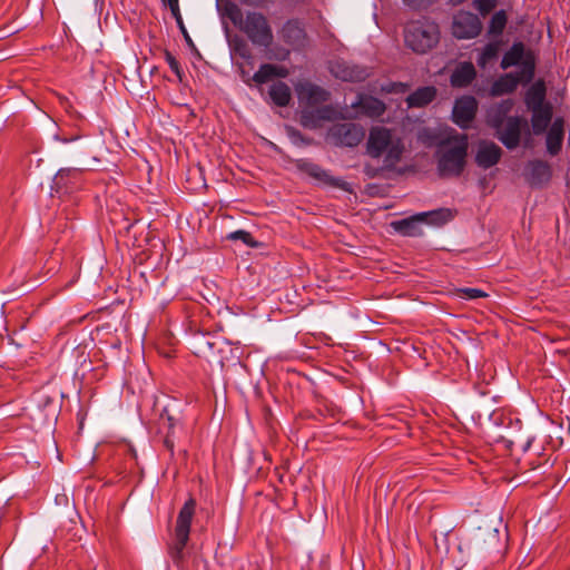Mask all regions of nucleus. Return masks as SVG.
Returning <instances> with one entry per match:
<instances>
[{"label":"nucleus","mask_w":570,"mask_h":570,"mask_svg":"<svg viewBox=\"0 0 570 570\" xmlns=\"http://www.w3.org/2000/svg\"><path fill=\"white\" fill-rule=\"evenodd\" d=\"M299 104V121L307 129H317L325 121L337 117L336 109L331 105H323L330 99V92L309 81H299L295 85Z\"/></svg>","instance_id":"nucleus-1"},{"label":"nucleus","mask_w":570,"mask_h":570,"mask_svg":"<svg viewBox=\"0 0 570 570\" xmlns=\"http://www.w3.org/2000/svg\"><path fill=\"white\" fill-rule=\"evenodd\" d=\"M469 139L465 134L451 130L436 144L438 170L442 176H460L466 165Z\"/></svg>","instance_id":"nucleus-2"},{"label":"nucleus","mask_w":570,"mask_h":570,"mask_svg":"<svg viewBox=\"0 0 570 570\" xmlns=\"http://www.w3.org/2000/svg\"><path fill=\"white\" fill-rule=\"evenodd\" d=\"M225 13L233 24L244 32L250 42L258 47L268 48L274 35L268 19L258 11H248L244 14L236 3H228Z\"/></svg>","instance_id":"nucleus-3"},{"label":"nucleus","mask_w":570,"mask_h":570,"mask_svg":"<svg viewBox=\"0 0 570 570\" xmlns=\"http://www.w3.org/2000/svg\"><path fill=\"white\" fill-rule=\"evenodd\" d=\"M366 150L372 158L384 156L385 166L396 165L403 155L404 144L392 129L382 126L372 127L368 134Z\"/></svg>","instance_id":"nucleus-4"},{"label":"nucleus","mask_w":570,"mask_h":570,"mask_svg":"<svg viewBox=\"0 0 570 570\" xmlns=\"http://www.w3.org/2000/svg\"><path fill=\"white\" fill-rule=\"evenodd\" d=\"M196 510V501L189 499L180 509L174 532V538L168 546V553L176 566H179L185 558L184 550L189 540L190 525Z\"/></svg>","instance_id":"nucleus-5"},{"label":"nucleus","mask_w":570,"mask_h":570,"mask_svg":"<svg viewBox=\"0 0 570 570\" xmlns=\"http://www.w3.org/2000/svg\"><path fill=\"white\" fill-rule=\"evenodd\" d=\"M451 218L452 214L450 209L440 208L432 212L420 213L409 218L392 222L391 226L396 233L403 236L416 237L421 236L423 233V223L440 226L449 222Z\"/></svg>","instance_id":"nucleus-6"},{"label":"nucleus","mask_w":570,"mask_h":570,"mask_svg":"<svg viewBox=\"0 0 570 570\" xmlns=\"http://www.w3.org/2000/svg\"><path fill=\"white\" fill-rule=\"evenodd\" d=\"M439 27L432 22H412L405 28V43L414 52L424 53L439 41Z\"/></svg>","instance_id":"nucleus-7"},{"label":"nucleus","mask_w":570,"mask_h":570,"mask_svg":"<svg viewBox=\"0 0 570 570\" xmlns=\"http://www.w3.org/2000/svg\"><path fill=\"white\" fill-rule=\"evenodd\" d=\"M482 31L479 17L469 11H460L453 17L452 33L458 39H473Z\"/></svg>","instance_id":"nucleus-8"},{"label":"nucleus","mask_w":570,"mask_h":570,"mask_svg":"<svg viewBox=\"0 0 570 570\" xmlns=\"http://www.w3.org/2000/svg\"><path fill=\"white\" fill-rule=\"evenodd\" d=\"M364 129L352 122L336 124L328 131L330 139L336 146L355 147L364 138Z\"/></svg>","instance_id":"nucleus-9"},{"label":"nucleus","mask_w":570,"mask_h":570,"mask_svg":"<svg viewBox=\"0 0 570 570\" xmlns=\"http://www.w3.org/2000/svg\"><path fill=\"white\" fill-rule=\"evenodd\" d=\"M525 120L521 117H508L503 120L502 126L494 128L498 139L508 148L514 149L519 146L521 139L522 127L525 126Z\"/></svg>","instance_id":"nucleus-10"},{"label":"nucleus","mask_w":570,"mask_h":570,"mask_svg":"<svg viewBox=\"0 0 570 570\" xmlns=\"http://www.w3.org/2000/svg\"><path fill=\"white\" fill-rule=\"evenodd\" d=\"M240 77L243 81L247 85H250V81H254L257 85H263L268 82L274 78H286L289 75V70L279 65L273 63H263L259 69L249 77L248 72L240 66Z\"/></svg>","instance_id":"nucleus-11"},{"label":"nucleus","mask_w":570,"mask_h":570,"mask_svg":"<svg viewBox=\"0 0 570 570\" xmlns=\"http://www.w3.org/2000/svg\"><path fill=\"white\" fill-rule=\"evenodd\" d=\"M478 109V101L472 96H463L455 100L452 118L461 128L465 129L474 119Z\"/></svg>","instance_id":"nucleus-12"},{"label":"nucleus","mask_w":570,"mask_h":570,"mask_svg":"<svg viewBox=\"0 0 570 570\" xmlns=\"http://www.w3.org/2000/svg\"><path fill=\"white\" fill-rule=\"evenodd\" d=\"M331 72L343 81H363L370 76L367 68L340 60L331 65Z\"/></svg>","instance_id":"nucleus-13"},{"label":"nucleus","mask_w":570,"mask_h":570,"mask_svg":"<svg viewBox=\"0 0 570 570\" xmlns=\"http://www.w3.org/2000/svg\"><path fill=\"white\" fill-rule=\"evenodd\" d=\"M502 156V149L492 141L482 140L479 144L475 155V163L483 169L491 168L497 165Z\"/></svg>","instance_id":"nucleus-14"},{"label":"nucleus","mask_w":570,"mask_h":570,"mask_svg":"<svg viewBox=\"0 0 570 570\" xmlns=\"http://www.w3.org/2000/svg\"><path fill=\"white\" fill-rule=\"evenodd\" d=\"M296 168L318 183L340 186L341 180L338 178L332 177L327 170L308 159L296 160Z\"/></svg>","instance_id":"nucleus-15"},{"label":"nucleus","mask_w":570,"mask_h":570,"mask_svg":"<svg viewBox=\"0 0 570 570\" xmlns=\"http://www.w3.org/2000/svg\"><path fill=\"white\" fill-rule=\"evenodd\" d=\"M82 169L80 168H62L60 169L53 179V184L57 190H63V193H70L78 188L82 179Z\"/></svg>","instance_id":"nucleus-16"},{"label":"nucleus","mask_w":570,"mask_h":570,"mask_svg":"<svg viewBox=\"0 0 570 570\" xmlns=\"http://www.w3.org/2000/svg\"><path fill=\"white\" fill-rule=\"evenodd\" d=\"M563 125L564 121L562 118H556L547 131V150L551 156L558 155L562 148L564 137Z\"/></svg>","instance_id":"nucleus-17"},{"label":"nucleus","mask_w":570,"mask_h":570,"mask_svg":"<svg viewBox=\"0 0 570 570\" xmlns=\"http://www.w3.org/2000/svg\"><path fill=\"white\" fill-rule=\"evenodd\" d=\"M282 37L286 43L293 47L303 46L306 38L303 23L297 19L286 21L282 28Z\"/></svg>","instance_id":"nucleus-18"},{"label":"nucleus","mask_w":570,"mask_h":570,"mask_svg":"<svg viewBox=\"0 0 570 570\" xmlns=\"http://www.w3.org/2000/svg\"><path fill=\"white\" fill-rule=\"evenodd\" d=\"M352 107L357 108L362 115L371 118L381 117L386 109L382 100L372 96H360L357 101L352 104Z\"/></svg>","instance_id":"nucleus-19"},{"label":"nucleus","mask_w":570,"mask_h":570,"mask_svg":"<svg viewBox=\"0 0 570 570\" xmlns=\"http://www.w3.org/2000/svg\"><path fill=\"white\" fill-rule=\"evenodd\" d=\"M551 178V168L547 161L532 160L528 165V181L531 186H542Z\"/></svg>","instance_id":"nucleus-20"},{"label":"nucleus","mask_w":570,"mask_h":570,"mask_svg":"<svg viewBox=\"0 0 570 570\" xmlns=\"http://www.w3.org/2000/svg\"><path fill=\"white\" fill-rule=\"evenodd\" d=\"M532 112L531 126L533 134L539 136L547 131L553 116L552 106L530 110Z\"/></svg>","instance_id":"nucleus-21"},{"label":"nucleus","mask_w":570,"mask_h":570,"mask_svg":"<svg viewBox=\"0 0 570 570\" xmlns=\"http://www.w3.org/2000/svg\"><path fill=\"white\" fill-rule=\"evenodd\" d=\"M436 89L433 86L421 87L406 97L409 108H423L434 100Z\"/></svg>","instance_id":"nucleus-22"},{"label":"nucleus","mask_w":570,"mask_h":570,"mask_svg":"<svg viewBox=\"0 0 570 570\" xmlns=\"http://www.w3.org/2000/svg\"><path fill=\"white\" fill-rule=\"evenodd\" d=\"M521 77L518 73H505L494 81L491 87V95L501 96L511 94L517 89Z\"/></svg>","instance_id":"nucleus-23"},{"label":"nucleus","mask_w":570,"mask_h":570,"mask_svg":"<svg viewBox=\"0 0 570 570\" xmlns=\"http://www.w3.org/2000/svg\"><path fill=\"white\" fill-rule=\"evenodd\" d=\"M475 69L471 62H463L451 75V85L453 87H466L475 78Z\"/></svg>","instance_id":"nucleus-24"},{"label":"nucleus","mask_w":570,"mask_h":570,"mask_svg":"<svg viewBox=\"0 0 570 570\" xmlns=\"http://www.w3.org/2000/svg\"><path fill=\"white\" fill-rule=\"evenodd\" d=\"M271 100L278 107H286L292 99L291 88L282 81L274 82L268 90Z\"/></svg>","instance_id":"nucleus-25"},{"label":"nucleus","mask_w":570,"mask_h":570,"mask_svg":"<svg viewBox=\"0 0 570 570\" xmlns=\"http://www.w3.org/2000/svg\"><path fill=\"white\" fill-rule=\"evenodd\" d=\"M527 108L529 110L550 106L551 104L546 102V89L543 85H533L525 94L524 98Z\"/></svg>","instance_id":"nucleus-26"},{"label":"nucleus","mask_w":570,"mask_h":570,"mask_svg":"<svg viewBox=\"0 0 570 570\" xmlns=\"http://www.w3.org/2000/svg\"><path fill=\"white\" fill-rule=\"evenodd\" d=\"M502 41L501 40H494L487 43L482 50L479 52V56L476 58V63L480 68L484 69L493 62L501 50Z\"/></svg>","instance_id":"nucleus-27"},{"label":"nucleus","mask_w":570,"mask_h":570,"mask_svg":"<svg viewBox=\"0 0 570 570\" xmlns=\"http://www.w3.org/2000/svg\"><path fill=\"white\" fill-rule=\"evenodd\" d=\"M513 108V100L505 99L498 104L494 108L491 109L489 114V124L492 128H499L502 126L503 120L507 119V115Z\"/></svg>","instance_id":"nucleus-28"},{"label":"nucleus","mask_w":570,"mask_h":570,"mask_svg":"<svg viewBox=\"0 0 570 570\" xmlns=\"http://www.w3.org/2000/svg\"><path fill=\"white\" fill-rule=\"evenodd\" d=\"M524 55V45L522 42H514L512 47L503 55L501 60V68L508 69L518 65Z\"/></svg>","instance_id":"nucleus-29"},{"label":"nucleus","mask_w":570,"mask_h":570,"mask_svg":"<svg viewBox=\"0 0 570 570\" xmlns=\"http://www.w3.org/2000/svg\"><path fill=\"white\" fill-rule=\"evenodd\" d=\"M228 45L233 56L248 61L252 60L253 56L250 48L244 38L240 36H234L229 39Z\"/></svg>","instance_id":"nucleus-30"},{"label":"nucleus","mask_w":570,"mask_h":570,"mask_svg":"<svg viewBox=\"0 0 570 570\" xmlns=\"http://www.w3.org/2000/svg\"><path fill=\"white\" fill-rule=\"evenodd\" d=\"M508 17L504 10L497 11L489 23L488 35L491 37H500L507 26Z\"/></svg>","instance_id":"nucleus-31"},{"label":"nucleus","mask_w":570,"mask_h":570,"mask_svg":"<svg viewBox=\"0 0 570 570\" xmlns=\"http://www.w3.org/2000/svg\"><path fill=\"white\" fill-rule=\"evenodd\" d=\"M227 239L240 240V242H243L244 244H246L249 247H257L258 246V243L253 238L252 234L246 232V230H243V229L229 233L227 235Z\"/></svg>","instance_id":"nucleus-32"},{"label":"nucleus","mask_w":570,"mask_h":570,"mask_svg":"<svg viewBox=\"0 0 570 570\" xmlns=\"http://www.w3.org/2000/svg\"><path fill=\"white\" fill-rule=\"evenodd\" d=\"M165 59L171 71L177 76L178 80L181 82L184 78V71L177 59L168 50L165 51Z\"/></svg>","instance_id":"nucleus-33"},{"label":"nucleus","mask_w":570,"mask_h":570,"mask_svg":"<svg viewBox=\"0 0 570 570\" xmlns=\"http://www.w3.org/2000/svg\"><path fill=\"white\" fill-rule=\"evenodd\" d=\"M474 8L484 17L497 6V0H473Z\"/></svg>","instance_id":"nucleus-34"},{"label":"nucleus","mask_w":570,"mask_h":570,"mask_svg":"<svg viewBox=\"0 0 570 570\" xmlns=\"http://www.w3.org/2000/svg\"><path fill=\"white\" fill-rule=\"evenodd\" d=\"M460 297L464 298V299H476V298H480V297H485L487 294L479 289V288H470V287H466V288H460L458 291Z\"/></svg>","instance_id":"nucleus-35"},{"label":"nucleus","mask_w":570,"mask_h":570,"mask_svg":"<svg viewBox=\"0 0 570 570\" xmlns=\"http://www.w3.org/2000/svg\"><path fill=\"white\" fill-rule=\"evenodd\" d=\"M167 3L169 6V8H170L171 14L174 16V18L177 21V24H181L183 18H181V14H180L178 0H167Z\"/></svg>","instance_id":"nucleus-36"},{"label":"nucleus","mask_w":570,"mask_h":570,"mask_svg":"<svg viewBox=\"0 0 570 570\" xmlns=\"http://www.w3.org/2000/svg\"><path fill=\"white\" fill-rule=\"evenodd\" d=\"M243 2L249 7L263 8V7L267 6L268 3H272L273 0H243Z\"/></svg>","instance_id":"nucleus-37"},{"label":"nucleus","mask_w":570,"mask_h":570,"mask_svg":"<svg viewBox=\"0 0 570 570\" xmlns=\"http://www.w3.org/2000/svg\"><path fill=\"white\" fill-rule=\"evenodd\" d=\"M178 26H179V29H180L181 33L184 35V38H185L186 42L189 46H194L193 40H191L190 36L188 35L185 26H184V22H181V24H178Z\"/></svg>","instance_id":"nucleus-38"},{"label":"nucleus","mask_w":570,"mask_h":570,"mask_svg":"<svg viewBox=\"0 0 570 570\" xmlns=\"http://www.w3.org/2000/svg\"><path fill=\"white\" fill-rule=\"evenodd\" d=\"M164 444L165 446L170 451L173 452L174 450V440L171 439V435L170 433L168 432L165 440H164Z\"/></svg>","instance_id":"nucleus-39"},{"label":"nucleus","mask_w":570,"mask_h":570,"mask_svg":"<svg viewBox=\"0 0 570 570\" xmlns=\"http://www.w3.org/2000/svg\"><path fill=\"white\" fill-rule=\"evenodd\" d=\"M524 71H527L528 79H531L533 76V65L524 63Z\"/></svg>","instance_id":"nucleus-40"},{"label":"nucleus","mask_w":570,"mask_h":570,"mask_svg":"<svg viewBox=\"0 0 570 570\" xmlns=\"http://www.w3.org/2000/svg\"><path fill=\"white\" fill-rule=\"evenodd\" d=\"M168 428L171 429L174 426L173 419L170 416L167 417Z\"/></svg>","instance_id":"nucleus-41"},{"label":"nucleus","mask_w":570,"mask_h":570,"mask_svg":"<svg viewBox=\"0 0 570 570\" xmlns=\"http://www.w3.org/2000/svg\"><path fill=\"white\" fill-rule=\"evenodd\" d=\"M463 1H464V0H452V2H454V3H461V2H463Z\"/></svg>","instance_id":"nucleus-42"}]
</instances>
